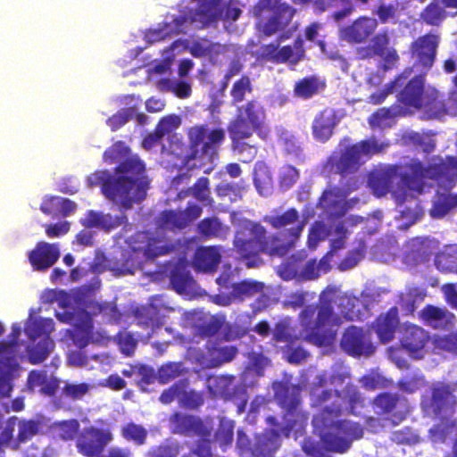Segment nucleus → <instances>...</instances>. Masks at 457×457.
Returning a JSON list of instances; mask_svg holds the SVG:
<instances>
[{"label":"nucleus","instance_id":"1","mask_svg":"<svg viewBox=\"0 0 457 457\" xmlns=\"http://www.w3.org/2000/svg\"><path fill=\"white\" fill-rule=\"evenodd\" d=\"M54 329L53 320L30 316L26 323L25 335L28 344L20 343L21 335L19 324H13L8 342L0 343V395H9L12 386V380L19 371L18 358L28 355L31 363L43 361L54 348V342L49 334Z\"/></svg>","mask_w":457,"mask_h":457},{"label":"nucleus","instance_id":"2","mask_svg":"<svg viewBox=\"0 0 457 457\" xmlns=\"http://www.w3.org/2000/svg\"><path fill=\"white\" fill-rule=\"evenodd\" d=\"M320 386L316 387L312 395L313 398H320L321 395L320 403H324L323 411L316 415L313 419V426L319 432L325 446L329 451L344 453L349 449L351 443L354 439L362 436V429L356 423L350 421L338 422L334 419L342 412V404L347 410L351 405V411H353V404L357 403L359 397L354 387L347 388L344 395L337 394L332 395L328 393L327 386L328 385L337 387L343 383L341 378L331 377L329 382L327 378H320Z\"/></svg>","mask_w":457,"mask_h":457},{"label":"nucleus","instance_id":"3","mask_svg":"<svg viewBox=\"0 0 457 457\" xmlns=\"http://www.w3.org/2000/svg\"><path fill=\"white\" fill-rule=\"evenodd\" d=\"M128 153L129 149L118 142L104 154L107 162H122L118 168L116 179H112L107 171H97L87 178L89 187H101L107 198L124 208H129L133 203L143 200L148 186L144 176V164L136 155L125 160Z\"/></svg>","mask_w":457,"mask_h":457},{"label":"nucleus","instance_id":"4","mask_svg":"<svg viewBox=\"0 0 457 457\" xmlns=\"http://www.w3.org/2000/svg\"><path fill=\"white\" fill-rule=\"evenodd\" d=\"M410 172L405 173L403 178L398 173L391 175L384 171H375L370 175L369 184L377 196H383L389 191V187L394 183H400L398 189H392V194L399 201H405L408 197H414L415 195L423 191L424 178L437 179L445 183V180L452 183L457 179V161L454 158H448L443 161L441 158H433L427 169L420 162H413L409 167Z\"/></svg>","mask_w":457,"mask_h":457},{"label":"nucleus","instance_id":"5","mask_svg":"<svg viewBox=\"0 0 457 457\" xmlns=\"http://www.w3.org/2000/svg\"><path fill=\"white\" fill-rule=\"evenodd\" d=\"M267 220L277 228L292 225L287 229L289 231L288 238L285 239L283 244H277L275 240L270 244L263 242L264 229L262 227L247 220H241L237 215H233L232 221L238 227L234 245L242 258L247 259L250 256H254L261 251L270 254H283L286 246L293 245L294 241L299 237L305 224V220H299L297 212L294 209L286 212L282 215L270 216L267 218Z\"/></svg>","mask_w":457,"mask_h":457},{"label":"nucleus","instance_id":"6","mask_svg":"<svg viewBox=\"0 0 457 457\" xmlns=\"http://www.w3.org/2000/svg\"><path fill=\"white\" fill-rule=\"evenodd\" d=\"M220 0H190L186 5L187 12L179 18L167 17L163 24L158 28L148 30L145 35L146 42H154L164 39L173 34L187 33L191 28H204L218 18L235 21L241 13L238 4L231 2L226 12H218L217 3Z\"/></svg>","mask_w":457,"mask_h":457},{"label":"nucleus","instance_id":"7","mask_svg":"<svg viewBox=\"0 0 457 457\" xmlns=\"http://www.w3.org/2000/svg\"><path fill=\"white\" fill-rule=\"evenodd\" d=\"M188 137L191 145L190 153L183 155L179 144L172 145L170 154L174 155L177 161L173 166L179 169L187 167H205L212 164L217 159L219 145L225 137V132L220 129H212L208 126H195L189 129ZM170 155V153H167Z\"/></svg>","mask_w":457,"mask_h":457},{"label":"nucleus","instance_id":"8","mask_svg":"<svg viewBox=\"0 0 457 457\" xmlns=\"http://www.w3.org/2000/svg\"><path fill=\"white\" fill-rule=\"evenodd\" d=\"M423 78L416 76L405 86L401 92L399 101L407 108L408 112L423 110L428 118H437L447 112L457 114V94L453 93L448 104H445L438 99V93L434 88L423 91Z\"/></svg>","mask_w":457,"mask_h":457},{"label":"nucleus","instance_id":"9","mask_svg":"<svg viewBox=\"0 0 457 457\" xmlns=\"http://www.w3.org/2000/svg\"><path fill=\"white\" fill-rule=\"evenodd\" d=\"M56 302L63 309V312H57V318L64 323H72L75 330L71 333L66 329L62 340H71L79 347H84L91 341H96L91 332V319L87 312L80 310L82 296L80 290L71 293L61 291L56 294Z\"/></svg>","mask_w":457,"mask_h":457},{"label":"nucleus","instance_id":"10","mask_svg":"<svg viewBox=\"0 0 457 457\" xmlns=\"http://www.w3.org/2000/svg\"><path fill=\"white\" fill-rule=\"evenodd\" d=\"M327 294L321 296L322 305L315 316L312 307L306 308L301 314L303 331L301 337L316 345H329L333 343L338 324V317L332 307L326 306Z\"/></svg>","mask_w":457,"mask_h":457},{"label":"nucleus","instance_id":"11","mask_svg":"<svg viewBox=\"0 0 457 457\" xmlns=\"http://www.w3.org/2000/svg\"><path fill=\"white\" fill-rule=\"evenodd\" d=\"M262 111L256 103H249L241 107L237 118L229 128L233 149L245 162L252 161L257 153L254 145L245 142L261 124Z\"/></svg>","mask_w":457,"mask_h":457},{"label":"nucleus","instance_id":"12","mask_svg":"<svg viewBox=\"0 0 457 457\" xmlns=\"http://www.w3.org/2000/svg\"><path fill=\"white\" fill-rule=\"evenodd\" d=\"M129 247L135 256L120 269L121 274H132L134 266L141 267L142 259L154 258L169 251L167 244L162 239L152 237L145 232L137 234L129 242Z\"/></svg>","mask_w":457,"mask_h":457},{"label":"nucleus","instance_id":"13","mask_svg":"<svg viewBox=\"0 0 457 457\" xmlns=\"http://www.w3.org/2000/svg\"><path fill=\"white\" fill-rule=\"evenodd\" d=\"M254 12L261 17L269 18L267 22L260 21L258 29L263 34L270 36L287 26L293 17V10L278 0H261Z\"/></svg>","mask_w":457,"mask_h":457},{"label":"nucleus","instance_id":"14","mask_svg":"<svg viewBox=\"0 0 457 457\" xmlns=\"http://www.w3.org/2000/svg\"><path fill=\"white\" fill-rule=\"evenodd\" d=\"M400 332L403 333L401 338L403 347L398 350L390 349L389 357L402 369L407 366V362L398 356V353L406 351L413 358H422L428 347V336L421 328L407 323L403 325Z\"/></svg>","mask_w":457,"mask_h":457},{"label":"nucleus","instance_id":"15","mask_svg":"<svg viewBox=\"0 0 457 457\" xmlns=\"http://www.w3.org/2000/svg\"><path fill=\"white\" fill-rule=\"evenodd\" d=\"M410 75L411 71H405L395 81L385 86V87L382 90H378L376 92H373L372 88L376 89L377 87L379 86L382 81V78L379 73L371 74L368 72L363 73L362 71H360L353 75V79L359 83H361L362 80H364V86L367 87L368 90L370 91V102L373 104H379L386 98L387 95L393 93L396 88L405 84Z\"/></svg>","mask_w":457,"mask_h":457},{"label":"nucleus","instance_id":"16","mask_svg":"<svg viewBox=\"0 0 457 457\" xmlns=\"http://www.w3.org/2000/svg\"><path fill=\"white\" fill-rule=\"evenodd\" d=\"M385 145L375 140L361 142L348 148L341 157L343 170L351 171L358 165L365 162L371 155L381 152Z\"/></svg>","mask_w":457,"mask_h":457},{"label":"nucleus","instance_id":"17","mask_svg":"<svg viewBox=\"0 0 457 457\" xmlns=\"http://www.w3.org/2000/svg\"><path fill=\"white\" fill-rule=\"evenodd\" d=\"M360 220V218H348L344 221V223L337 225L335 230L330 231L329 233H328L327 229L321 223H315L312 227L308 236L309 247L315 248L319 241L325 239V237L329 235L331 237L332 250L342 248L344 246V238L347 232V228L345 227V223H349L350 221L357 223Z\"/></svg>","mask_w":457,"mask_h":457},{"label":"nucleus","instance_id":"18","mask_svg":"<svg viewBox=\"0 0 457 457\" xmlns=\"http://www.w3.org/2000/svg\"><path fill=\"white\" fill-rule=\"evenodd\" d=\"M330 253L322 258L319 262L315 260L307 261L301 268L297 270L290 266L280 267L278 273L286 280L297 277L300 279L311 280L318 278L321 273L329 270Z\"/></svg>","mask_w":457,"mask_h":457},{"label":"nucleus","instance_id":"19","mask_svg":"<svg viewBox=\"0 0 457 457\" xmlns=\"http://www.w3.org/2000/svg\"><path fill=\"white\" fill-rule=\"evenodd\" d=\"M112 440L109 430L90 428L84 430L78 439V448L85 455H93Z\"/></svg>","mask_w":457,"mask_h":457},{"label":"nucleus","instance_id":"20","mask_svg":"<svg viewBox=\"0 0 457 457\" xmlns=\"http://www.w3.org/2000/svg\"><path fill=\"white\" fill-rule=\"evenodd\" d=\"M341 345L345 352L353 355H368L373 352L370 337L356 327H351L345 331Z\"/></svg>","mask_w":457,"mask_h":457},{"label":"nucleus","instance_id":"21","mask_svg":"<svg viewBox=\"0 0 457 457\" xmlns=\"http://www.w3.org/2000/svg\"><path fill=\"white\" fill-rule=\"evenodd\" d=\"M60 257V250L57 245L46 242L38 243L29 252V263L35 270H46L53 266Z\"/></svg>","mask_w":457,"mask_h":457},{"label":"nucleus","instance_id":"22","mask_svg":"<svg viewBox=\"0 0 457 457\" xmlns=\"http://www.w3.org/2000/svg\"><path fill=\"white\" fill-rule=\"evenodd\" d=\"M202 210L197 205H190L185 212H169L162 214L158 234L166 229L181 228L201 215Z\"/></svg>","mask_w":457,"mask_h":457},{"label":"nucleus","instance_id":"23","mask_svg":"<svg viewBox=\"0 0 457 457\" xmlns=\"http://www.w3.org/2000/svg\"><path fill=\"white\" fill-rule=\"evenodd\" d=\"M301 46L302 41L295 42L294 49L290 46H283L278 49V44L267 45L262 47V56L276 62H289L295 63L303 56Z\"/></svg>","mask_w":457,"mask_h":457},{"label":"nucleus","instance_id":"24","mask_svg":"<svg viewBox=\"0 0 457 457\" xmlns=\"http://www.w3.org/2000/svg\"><path fill=\"white\" fill-rule=\"evenodd\" d=\"M348 192H341L338 189L327 190L320 198V205L330 216H340L352 206V202H345Z\"/></svg>","mask_w":457,"mask_h":457},{"label":"nucleus","instance_id":"25","mask_svg":"<svg viewBox=\"0 0 457 457\" xmlns=\"http://www.w3.org/2000/svg\"><path fill=\"white\" fill-rule=\"evenodd\" d=\"M436 45L437 37L432 35L420 38L413 45V55L426 69L433 64Z\"/></svg>","mask_w":457,"mask_h":457},{"label":"nucleus","instance_id":"26","mask_svg":"<svg viewBox=\"0 0 457 457\" xmlns=\"http://www.w3.org/2000/svg\"><path fill=\"white\" fill-rule=\"evenodd\" d=\"M376 27V20L371 18L360 19L351 27L341 30V37L348 41L360 42L365 39Z\"/></svg>","mask_w":457,"mask_h":457},{"label":"nucleus","instance_id":"27","mask_svg":"<svg viewBox=\"0 0 457 457\" xmlns=\"http://www.w3.org/2000/svg\"><path fill=\"white\" fill-rule=\"evenodd\" d=\"M421 319L434 328H448L451 327L455 317L447 310L435 306H428L420 313Z\"/></svg>","mask_w":457,"mask_h":457},{"label":"nucleus","instance_id":"28","mask_svg":"<svg viewBox=\"0 0 457 457\" xmlns=\"http://www.w3.org/2000/svg\"><path fill=\"white\" fill-rule=\"evenodd\" d=\"M221 254L218 247H202L195 255L194 267L201 271H212L220 262Z\"/></svg>","mask_w":457,"mask_h":457},{"label":"nucleus","instance_id":"29","mask_svg":"<svg viewBox=\"0 0 457 457\" xmlns=\"http://www.w3.org/2000/svg\"><path fill=\"white\" fill-rule=\"evenodd\" d=\"M397 323L396 308H392L387 313L379 316L374 326V330L381 342L386 343L393 338Z\"/></svg>","mask_w":457,"mask_h":457},{"label":"nucleus","instance_id":"30","mask_svg":"<svg viewBox=\"0 0 457 457\" xmlns=\"http://www.w3.org/2000/svg\"><path fill=\"white\" fill-rule=\"evenodd\" d=\"M336 125V116L330 110L324 111L314 119L312 124L313 137L321 142L328 140Z\"/></svg>","mask_w":457,"mask_h":457},{"label":"nucleus","instance_id":"31","mask_svg":"<svg viewBox=\"0 0 457 457\" xmlns=\"http://www.w3.org/2000/svg\"><path fill=\"white\" fill-rule=\"evenodd\" d=\"M28 385L29 389L38 392L44 395H53L57 386V380L51 375L48 376L45 371H31L29 378Z\"/></svg>","mask_w":457,"mask_h":457},{"label":"nucleus","instance_id":"32","mask_svg":"<svg viewBox=\"0 0 457 457\" xmlns=\"http://www.w3.org/2000/svg\"><path fill=\"white\" fill-rule=\"evenodd\" d=\"M235 355L236 349L234 347H220L209 349L206 353L196 358V361L204 367H214L232 360Z\"/></svg>","mask_w":457,"mask_h":457},{"label":"nucleus","instance_id":"33","mask_svg":"<svg viewBox=\"0 0 457 457\" xmlns=\"http://www.w3.org/2000/svg\"><path fill=\"white\" fill-rule=\"evenodd\" d=\"M82 224L87 228H98L110 229L120 223L119 218H112L110 215H104L100 212L90 211L81 220Z\"/></svg>","mask_w":457,"mask_h":457},{"label":"nucleus","instance_id":"34","mask_svg":"<svg viewBox=\"0 0 457 457\" xmlns=\"http://www.w3.org/2000/svg\"><path fill=\"white\" fill-rule=\"evenodd\" d=\"M126 99L128 100L126 102L128 108L120 111L116 115H113L108 120L109 126L113 130L119 129L121 125L127 122L129 118L135 115L136 110L140 106L142 102L140 99L136 98L135 96H128Z\"/></svg>","mask_w":457,"mask_h":457},{"label":"nucleus","instance_id":"35","mask_svg":"<svg viewBox=\"0 0 457 457\" xmlns=\"http://www.w3.org/2000/svg\"><path fill=\"white\" fill-rule=\"evenodd\" d=\"M324 84L316 77L305 78L299 80L294 89L295 96L300 98H309L323 89Z\"/></svg>","mask_w":457,"mask_h":457},{"label":"nucleus","instance_id":"36","mask_svg":"<svg viewBox=\"0 0 457 457\" xmlns=\"http://www.w3.org/2000/svg\"><path fill=\"white\" fill-rule=\"evenodd\" d=\"M337 309L345 319L354 320L361 318V301L355 297L344 295L337 300Z\"/></svg>","mask_w":457,"mask_h":457},{"label":"nucleus","instance_id":"37","mask_svg":"<svg viewBox=\"0 0 457 457\" xmlns=\"http://www.w3.org/2000/svg\"><path fill=\"white\" fill-rule=\"evenodd\" d=\"M435 262L443 272H457V246L447 247L436 256Z\"/></svg>","mask_w":457,"mask_h":457},{"label":"nucleus","instance_id":"38","mask_svg":"<svg viewBox=\"0 0 457 457\" xmlns=\"http://www.w3.org/2000/svg\"><path fill=\"white\" fill-rule=\"evenodd\" d=\"M387 37L385 35L378 36L374 43V51L384 61V68H391L398 60L396 52L389 47H386Z\"/></svg>","mask_w":457,"mask_h":457},{"label":"nucleus","instance_id":"39","mask_svg":"<svg viewBox=\"0 0 457 457\" xmlns=\"http://www.w3.org/2000/svg\"><path fill=\"white\" fill-rule=\"evenodd\" d=\"M157 86L161 90L173 92L179 98H187L191 95V86L186 81L160 79L157 80Z\"/></svg>","mask_w":457,"mask_h":457},{"label":"nucleus","instance_id":"40","mask_svg":"<svg viewBox=\"0 0 457 457\" xmlns=\"http://www.w3.org/2000/svg\"><path fill=\"white\" fill-rule=\"evenodd\" d=\"M200 233L205 237H224L228 233V228L221 225L217 219H205L198 226Z\"/></svg>","mask_w":457,"mask_h":457},{"label":"nucleus","instance_id":"41","mask_svg":"<svg viewBox=\"0 0 457 457\" xmlns=\"http://www.w3.org/2000/svg\"><path fill=\"white\" fill-rule=\"evenodd\" d=\"M254 182L261 195H268L271 189V178L263 163H257L254 170Z\"/></svg>","mask_w":457,"mask_h":457},{"label":"nucleus","instance_id":"42","mask_svg":"<svg viewBox=\"0 0 457 457\" xmlns=\"http://www.w3.org/2000/svg\"><path fill=\"white\" fill-rule=\"evenodd\" d=\"M457 205V195H442L435 203L431 210V215L435 218L445 216L451 208Z\"/></svg>","mask_w":457,"mask_h":457},{"label":"nucleus","instance_id":"43","mask_svg":"<svg viewBox=\"0 0 457 457\" xmlns=\"http://www.w3.org/2000/svg\"><path fill=\"white\" fill-rule=\"evenodd\" d=\"M263 285L254 281H244L237 284L233 287V295L236 297H241L245 295H253L254 294L262 291Z\"/></svg>","mask_w":457,"mask_h":457},{"label":"nucleus","instance_id":"44","mask_svg":"<svg viewBox=\"0 0 457 457\" xmlns=\"http://www.w3.org/2000/svg\"><path fill=\"white\" fill-rule=\"evenodd\" d=\"M122 436L126 439L135 442L137 445H141L144 443L146 431L141 426L128 424L122 428Z\"/></svg>","mask_w":457,"mask_h":457},{"label":"nucleus","instance_id":"45","mask_svg":"<svg viewBox=\"0 0 457 457\" xmlns=\"http://www.w3.org/2000/svg\"><path fill=\"white\" fill-rule=\"evenodd\" d=\"M79 428L76 420L62 421L54 425V433L63 439L72 438Z\"/></svg>","mask_w":457,"mask_h":457},{"label":"nucleus","instance_id":"46","mask_svg":"<svg viewBox=\"0 0 457 457\" xmlns=\"http://www.w3.org/2000/svg\"><path fill=\"white\" fill-rule=\"evenodd\" d=\"M221 48V46L212 45L207 40L195 42L188 47L190 53L195 57L203 56L204 54H211L212 52H218Z\"/></svg>","mask_w":457,"mask_h":457},{"label":"nucleus","instance_id":"47","mask_svg":"<svg viewBox=\"0 0 457 457\" xmlns=\"http://www.w3.org/2000/svg\"><path fill=\"white\" fill-rule=\"evenodd\" d=\"M180 119L179 116L170 115L164 117L161 120L156 129L159 136L162 137L177 129L180 125Z\"/></svg>","mask_w":457,"mask_h":457},{"label":"nucleus","instance_id":"48","mask_svg":"<svg viewBox=\"0 0 457 457\" xmlns=\"http://www.w3.org/2000/svg\"><path fill=\"white\" fill-rule=\"evenodd\" d=\"M233 422L230 420L221 419L220 428L217 434V439L220 445H226L229 444L233 437Z\"/></svg>","mask_w":457,"mask_h":457},{"label":"nucleus","instance_id":"49","mask_svg":"<svg viewBox=\"0 0 457 457\" xmlns=\"http://www.w3.org/2000/svg\"><path fill=\"white\" fill-rule=\"evenodd\" d=\"M298 171L292 166L287 165L281 168L279 172L280 184L285 188L291 187L298 179Z\"/></svg>","mask_w":457,"mask_h":457},{"label":"nucleus","instance_id":"50","mask_svg":"<svg viewBox=\"0 0 457 457\" xmlns=\"http://www.w3.org/2000/svg\"><path fill=\"white\" fill-rule=\"evenodd\" d=\"M392 123V116L389 111L380 109L370 119V125L372 128H386Z\"/></svg>","mask_w":457,"mask_h":457},{"label":"nucleus","instance_id":"51","mask_svg":"<svg viewBox=\"0 0 457 457\" xmlns=\"http://www.w3.org/2000/svg\"><path fill=\"white\" fill-rule=\"evenodd\" d=\"M188 47L189 45L186 40H177L163 51L162 58H166L172 62L177 55L183 54Z\"/></svg>","mask_w":457,"mask_h":457},{"label":"nucleus","instance_id":"52","mask_svg":"<svg viewBox=\"0 0 457 457\" xmlns=\"http://www.w3.org/2000/svg\"><path fill=\"white\" fill-rule=\"evenodd\" d=\"M411 139L425 152L431 151L435 146V139L433 136L428 133H413Z\"/></svg>","mask_w":457,"mask_h":457},{"label":"nucleus","instance_id":"53","mask_svg":"<svg viewBox=\"0 0 457 457\" xmlns=\"http://www.w3.org/2000/svg\"><path fill=\"white\" fill-rule=\"evenodd\" d=\"M181 366L179 363H170L162 367L158 371L159 378L162 382L165 383L171 378L178 376L180 373Z\"/></svg>","mask_w":457,"mask_h":457},{"label":"nucleus","instance_id":"54","mask_svg":"<svg viewBox=\"0 0 457 457\" xmlns=\"http://www.w3.org/2000/svg\"><path fill=\"white\" fill-rule=\"evenodd\" d=\"M171 62L163 58L162 62L152 64L147 72L151 80H155L158 75L166 73L170 68Z\"/></svg>","mask_w":457,"mask_h":457},{"label":"nucleus","instance_id":"55","mask_svg":"<svg viewBox=\"0 0 457 457\" xmlns=\"http://www.w3.org/2000/svg\"><path fill=\"white\" fill-rule=\"evenodd\" d=\"M119 345L123 353L129 355L135 348L136 339L129 332H123L119 336Z\"/></svg>","mask_w":457,"mask_h":457},{"label":"nucleus","instance_id":"56","mask_svg":"<svg viewBox=\"0 0 457 457\" xmlns=\"http://www.w3.org/2000/svg\"><path fill=\"white\" fill-rule=\"evenodd\" d=\"M19 438L25 441L37 432V425L33 421H19Z\"/></svg>","mask_w":457,"mask_h":457},{"label":"nucleus","instance_id":"57","mask_svg":"<svg viewBox=\"0 0 457 457\" xmlns=\"http://www.w3.org/2000/svg\"><path fill=\"white\" fill-rule=\"evenodd\" d=\"M70 230V223L62 221L54 225H47L46 233L49 237H58L65 235Z\"/></svg>","mask_w":457,"mask_h":457},{"label":"nucleus","instance_id":"58","mask_svg":"<svg viewBox=\"0 0 457 457\" xmlns=\"http://www.w3.org/2000/svg\"><path fill=\"white\" fill-rule=\"evenodd\" d=\"M191 191L192 195L198 200H207L209 197L208 180L206 179H200Z\"/></svg>","mask_w":457,"mask_h":457},{"label":"nucleus","instance_id":"59","mask_svg":"<svg viewBox=\"0 0 457 457\" xmlns=\"http://www.w3.org/2000/svg\"><path fill=\"white\" fill-rule=\"evenodd\" d=\"M250 81L248 78H242L235 83L232 89V96L236 101H241L244 95L249 90Z\"/></svg>","mask_w":457,"mask_h":457},{"label":"nucleus","instance_id":"60","mask_svg":"<svg viewBox=\"0 0 457 457\" xmlns=\"http://www.w3.org/2000/svg\"><path fill=\"white\" fill-rule=\"evenodd\" d=\"M229 383L228 377L210 378L208 379V387L214 395L221 393L225 390Z\"/></svg>","mask_w":457,"mask_h":457},{"label":"nucleus","instance_id":"61","mask_svg":"<svg viewBox=\"0 0 457 457\" xmlns=\"http://www.w3.org/2000/svg\"><path fill=\"white\" fill-rule=\"evenodd\" d=\"M363 257V251L361 249H358L354 253H351V254L346 257L339 265L340 270H346L355 267L358 262Z\"/></svg>","mask_w":457,"mask_h":457},{"label":"nucleus","instance_id":"62","mask_svg":"<svg viewBox=\"0 0 457 457\" xmlns=\"http://www.w3.org/2000/svg\"><path fill=\"white\" fill-rule=\"evenodd\" d=\"M454 339L455 342H453V338L436 337L433 343L436 348L455 352L457 351V337Z\"/></svg>","mask_w":457,"mask_h":457},{"label":"nucleus","instance_id":"63","mask_svg":"<svg viewBox=\"0 0 457 457\" xmlns=\"http://www.w3.org/2000/svg\"><path fill=\"white\" fill-rule=\"evenodd\" d=\"M89 390V386L87 384H78V385H68L65 387L66 395L74 397L79 398L86 395Z\"/></svg>","mask_w":457,"mask_h":457},{"label":"nucleus","instance_id":"64","mask_svg":"<svg viewBox=\"0 0 457 457\" xmlns=\"http://www.w3.org/2000/svg\"><path fill=\"white\" fill-rule=\"evenodd\" d=\"M442 291L447 303L453 308L457 309V292L453 284H446L443 286Z\"/></svg>","mask_w":457,"mask_h":457}]
</instances>
